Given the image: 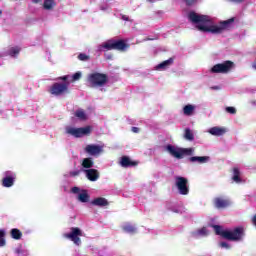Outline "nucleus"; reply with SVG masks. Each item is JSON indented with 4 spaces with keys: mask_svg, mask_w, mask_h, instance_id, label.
I'll use <instances>...</instances> for the list:
<instances>
[{
    "mask_svg": "<svg viewBox=\"0 0 256 256\" xmlns=\"http://www.w3.org/2000/svg\"><path fill=\"white\" fill-rule=\"evenodd\" d=\"M64 237L73 241L75 245H81V238L79 237H83V232L79 228H71V232L64 234Z\"/></svg>",
    "mask_w": 256,
    "mask_h": 256,
    "instance_id": "8",
    "label": "nucleus"
},
{
    "mask_svg": "<svg viewBox=\"0 0 256 256\" xmlns=\"http://www.w3.org/2000/svg\"><path fill=\"white\" fill-rule=\"evenodd\" d=\"M185 139H187L188 141H193V132H191V130H185Z\"/></svg>",
    "mask_w": 256,
    "mask_h": 256,
    "instance_id": "30",
    "label": "nucleus"
},
{
    "mask_svg": "<svg viewBox=\"0 0 256 256\" xmlns=\"http://www.w3.org/2000/svg\"><path fill=\"white\" fill-rule=\"evenodd\" d=\"M85 153L92 156L100 155L103 153V147L100 145L89 144L85 147Z\"/></svg>",
    "mask_w": 256,
    "mask_h": 256,
    "instance_id": "12",
    "label": "nucleus"
},
{
    "mask_svg": "<svg viewBox=\"0 0 256 256\" xmlns=\"http://www.w3.org/2000/svg\"><path fill=\"white\" fill-rule=\"evenodd\" d=\"M19 51H21L19 47H12L10 48L8 55H10L11 57H15V55H18Z\"/></svg>",
    "mask_w": 256,
    "mask_h": 256,
    "instance_id": "28",
    "label": "nucleus"
},
{
    "mask_svg": "<svg viewBox=\"0 0 256 256\" xmlns=\"http://www.w3.org/2000/svg\"><path fill=\"white\" fill-rule=\"evenodd\" d=\"M188 17L191 23H193V25L198 28V31H203L204 33H223V30L227 29V27H229V23L232 22L226 21L219 25H216L215 23H213V21H211V18H209V16L200 15L195 12H190L188 14Z\"/></svg>",
    "mask_w": 256,
    "mask_h": 256,
    "instance_id": "1",
    "label": "nucleus"
},
{
    "mask_svg": "<svg viewBox=\"0 0 256 256\" xmlns=\"http://www.w3.org/2000/svg\"><path fill=\"white\" fill-rule=\"evenodd\" d=\"M210 135H214L215 137H221V135H225L227 133V129L224 127H212L208 130Z\"/></svg>",
    "mask_w": 256,
    "mask_h": 256,
    "instance_id": "14",
    "label": "nucleus"
},
{
    "mask_svg": "<svg viewBox=\"0 0 256 256\" xmlns=\"http://www.w3.org/2000/svg\"><path fill=\"white\" fill-rule=\"evenodd\" d=\"M84 173L89 181H97V179H99V171L96 169H87L84 170Z\"/></svg>",
    "mask_w": 256,
    "mask_h": 256,
    "instance_id": "15",
    "label": "nucleus"
},
{
    "mask_svg": "<svg viewBox=\"0 0 256 256\" xmlns=\"http://www.w3.org/2000/svg\"><path fill=\"white\" fill-rule=\"evenodd\" d=\"M79 171H74V172H71L70 173V175L72 176V177H76V175H79Z\"/></svg>",
    "mask_w": 256,
    "mask_h": 256,
    "instance_id": "36",
    "label": "nucleus"
},
{
    "mask_svg": "<svg viewBox=\"0 0 256 256\" xmlns=\"http://www.w3.org/2000/svg\"><path fill=\"white\" fill-rule=\"evenodd\" d=\"M123 230L125 233H135L137 231V228L135 226L131 225L130 223H126L123 225Z\"/></svg>",
    "mask_w": 256,
    "mask_h": 256,
    "instance_id": "23",
    "label": "nucleus"
},
{
    "mask_svg": "<svg viewBox=\"0 0 256 256\" xmlns=\"http://www.w3.org/2000/svg\"><path fill=\"white\" fill-rule=\"evenodd\" d=\"M231 205V202L229 200L221 199V198H216L215 199V206L217 209H223L225 207H229Z\"/></svg>",
    "mask_w": 256,
    "mask_h": 256,
    "instance_id": "16",
    "label": "nucleus"
},
{
    "mask_svg": "<svg viewBox=\"0 0 256 256\" xmlns=\"http://www.w3.org/2000/svg\"><path fill=\"white\" fill-rule=\"evenodd\" d=\"M33 3H41V0H32Z\"/></svg>",
    "mask_w": 256,
    "mask_h": 256,
    "instance_id": "40",
    "label": "nucleus"
},
{
    "mask_svg": "<svg viewBox=\"0 0 256 256\" xmlns=\"http://www.w3.org/2000/svg\"><path fill=\"white\" fill-rule=\"evenodd\" d=\"M193 111H195V106L188 104L183 108L184 115H193Z\"/></svg>",
    "mask_w": 256,
    "mask_h": 256,
    "instance_id": "22",
    "label": "nucleus"
},
{
    "mask_svg": "<svg viewBox=\"0 0 256 256\" xmlns=\"http://www.w3.org/2000/svg\"><path fill=\"white\" fill-rule=\"evenodd\" d=\"M92 205H96L97 207H106V205H109V202H107V199L105 198H96L92 201Z\"/></svg>",
    "mask_w": 256,
    "mask_h": 256,
    "instance_id": "18",
    "label": "nucleus"
},
{
    "mask_svg": "<svg viewBox=\"0 0 256 256\" xmlns=\"http://www.w3.org/2000/svg\"><path fill=\"white\" fill-rule=\"evenodd\" d=\"M212 227L216 235H220V237L228 239L229 241H240L243 237L244 230L242 227L235 228L234 230H225L219 225H212Z\"/></svg>",
    "mask_w": 256,
    "mask_h": 256,
    "instance_id": "2",
    "label": "nucleus"
},
{
    "mask_svg": "<svg viewBox=\"0 0 256 256\" xmlns=\"http://www.w3.org/2000/svg\"><path fill=\"white\" fill-rule=\"evenodd\" d=\"M107 83V75L102 73H92L88 75L90 87H103Z\"/></svg>",
    "mask_w": 256,
    "mask_h": 256,
    "instance_id": "3",
    "label": "nucleus"
},
{
    "mask_svg": "<svg viewBox=\"0 0 256 256\" xmlns=\"http://www.w3.org/2000/svg\"><path fill=\"white\" fill-rule=\"evenodd\" d=\"M166 150L172 157H176V159H182V157H185V155H193V148H177L172 145H168L166 147Z\"/></svg>",
    "mask_w": 256,
    "mask_h": 256,
    "instance_id": "4",
    "label": "nucleus"
},
{
    "mask_svg": "<svg viewBox=\"0 0 256 256\" xmlns=\"http://www.w3.org/2000/svg\"><path fill=\"white\" fill-rule=\"evenodd\" d=\"M0 247H5V231L0 230Z\"/></svg>",
    "mask_w": 256,
    "mask_h": 256,
    "instance_id": "29",
    "label": "nucleus"
},
{
    "mask_svg": "<svg viewBox=\"0 0 256 256\" xmlns=\"http://www.w3.org/2000/svg\"><path fill=\"white\" fill-rule=\"evenodd\" d=\"M132 131H133V133H139V128H137V127H132Z\"/></svg>",
    "mask_w": 256,
    "mask_h": 256,
    "instance_id": "37",
    "label": "nucleus"
},
{
    "mask_svg": "<svg viewBox=\"0 0 256 256\" xmlns=\"http://www.w3.org/2000/svg\"><path fill=\"white\" fill-rule=\"evenodd\" d=\"M66 133L68 135H72V137L81 138L91 133V127L86 126L83 128H75V127L68 126L66 127Z\"/></svg>",
    "mask_w": 256,
    "mask_h": 256,
    "instance_id": "6",
    "label": "nucleus"
},
{
    "mask_svg": "<svg viewBox=\"0 0 256 256\" xmlns=\"http://www.w3.org/2000/svg\"><path fill=\"white\" fill-rule=\"evenodd\" d=\"M230 1H233L234 3H241V1H244V0H230Z\"/></svg>",
    "mask_w": 256,
    "mask_h": 256,
    "instance_id": "39",
    "label": "nucleus"
},
{
    "mask_svg": "<svg viewBox=\"0 0 256 256\" xmlns=\"http://www.w3.org/2000/svg\"><path fill=\"white\" fill-rule=\"evenodd\" d=\"M173 64V58H170L168 60H165L164 62L158 64L155 69L157 71H162L163 69H167V67H169V65Z\"/></svg>",
    "mask_w": 256,
    "mask_h": 256,
    "instance_id": "17",
    "label": "nucleus"
},
{
    "mask_svg": "<svg viewBox=\"0 0 256 256\" xmlns=\"http://www.w3.org/2000/svg\"><path fill=\"white\" fill-rule=\"evenodd\" d=\"M72 193L78 195L77 199L80 203H87L89 201V194L87 193V190H81L79 187H73Z\"/></svg>",
    "mask_w": 256,
    "mask_h": 256,
    "instance_id": "11",
    "label": "nucleus"
},
{
    "mask_svg": "<svg viewBox=\"0 0 256 256\" xmlns=\"http://www.w3.org/2000/svg\"><path fill=\"white\" fill-rule=\"evenodd\" d=\"M220 247H222V249H229V244H227L226 242H221Z\"/></svg>",
    "mask_w": 256,
    "mask_h": 256,
    "instance_id": "35",
    "label": "nucleus"
},
{
    "mask_svg": "<svg viewBox=\"0 0 256 256\" xmlns=\"http://www.w3.org/2000/svg\"><path fill=\"white\" fill-rule=\"evenodd\" d=\"M123 19H125L127 21V18H125V16H123Z\"/></svg>",
    "mask_w": 256,
    "mask_h": 256,
    "instance_id": "42",
    "label": "nucleus"
},
{
    "mask_svg": "<svg viewBox=\"0 0 256 256\" xmlns=\"http://www.w3.org/2000/svg\"><path fill=\"white\" fill-rule=\"evenodd\" d=\"M226 111L231 115H235V113H237V110L235 109V107H226Z\"/></svg>",
    "mask_w": 256,
    "mask_h": 256,
    "instance_id": "33",
    "label": "nucleus"
},
{
    "mask_svg": "<svg viewBox=\"0 0 256 256\" xmlns=\"http://www.w3.org/2000/svg\"><path fill=\"white\" fill-rule=\"evenodd\" d=\"M78 59H80V61H87V59H89V57L85 54H80L78 56Z\"/></svg>",
    "mask_w": 256,
    "mask_h": 256,
    "instance_id": "34",
    "label": "nucleus"
},
{
    "mask_svg": "<svg viewBox=\"0 0 256 256\" xmlns=\"http://www.w3.org/2000/svg\"><path fill=\"white\" fill-rule=\"evenodd\" d=\"M0 15H1V11H0Z\"/></svg>",
    "mask_w": 256,
    "mask_h": 256,
    "instance_id": "43",
    "label": "nucleus"
},
{
    "mask_svg": "<svg viewBox=\"0 0 256 256\" xmlns=\"http://www.w3.org/2000/svg\"><path fill=\"white\" fill-rule=\"evenodd\" d=\"M241 172H239V168H234L233 170V181H235V183H241Z\"/></svg>",
    "mask_w": 256,
    "mask_h": 256,
    "instance_id": "24",
    "label": "nucleus"
},
{
    "mask_svg": "<svg viewBox=\"0 0 256 256\" xmlns=\"http://www.w3.org/2000/svg\"><path fill=\"white\" fill-rule=\"evenodd\" d=\"M84 169H91L93 167V160L91 158H85L82 162Z\"/></svg>",
    "mask_w": 256,
    "mask_h": 256,
    "instance_id": "25",
    "label": "nucleus"
},
{
    "mask_svg": "<svg viewBox=\"0 0 256 256\" xmlns=\"http://www.w3.org/2000/svg\"><path fill=\"white\" fill-rule=\"evenodd\" d=\"M55 7V1L53 0H45L44 1V9H53Z\"/></svg>",
    "mask_w": 256,
    "mask_h": 256,
    "instance_id": "26",
    "label": "nucleus"
},
{
    "mask_svg": "<svg viewBox=\"0 0 256 256\" xmlns=\"http://www.w3.org/2000/svg\"><path fill=\"white\" fill-rule=\"evenodd\" d=\"M81 79V72H76L73 76H72V81H79Z\"/></svg>",
    "mask_w": 256,
    "mask_h": 256,
    "instance_id": "32",
    "label": "nucleus"
},
{
    "mask_svg": "<svg viewBox=\"0 0 256 256\" xmlns=\"http://www.w3.org/2000/svg\"><path fill=\"white\" fill-rule=\"evenodd\" d=\"M62 79H63L64 81H67V79H69V76H64Z\"/></svg>",
    "mask_w": 256,
    "mask_h": 256,
    "instance_id": "41",
    "label": "nucleus"
},
{
    "mask_svg": "<svg viewBox=\"0 0 256 256\" xmlns=\"http://www.w3.org/2000/svg\"><path fill=\"white\" fill-rule=\"evenodd\" d=\"M5 175L6 176L3 179V186L13 187V183H15V175L11 171L6 172Z\"/></svg>",
    "mask_w": 256,
    "mask_h": 256,
    "instance_id": "13",
    "label": "nucleus"
},
{
    "mask_svg": "<svg viewBox=\"0 0 256 256\" xmlns=\"http://www.w3.org/2000/svg\"><path fill=\"white\" fill-rule=\"evenodd\" d=\"M11 235L13 237V239H21V231H19V229L14 228L11 230Z\"/></svg>",
    "mask_w": 256,
    "mask_h": 256,
    "instance_id": "27",
    "label": "nucleus"
},
{
    "mask_svg": "<svg viewBox=\"0 0 256 256\" xmlns=\"http://www.w3.org/2000/svg\"><path fill=\"white\" fill-rule=\"evenodd\" d=\"M120 163H121L122 167H133V165H135V162L131 161V159H129L126 156L122 157Z\"/></svg>",
    "mask_w": 256,
    "mask_h": 256,
    "instance_id": "20",
    "label": "nucleus"
},
{
    "mask_svg": "<svg viewBox=\"0 0 256 256\" xmlns=\"http://www.w3.org/2000/svg\"><path fill=\"white\" fill-rule=\"evenodd\" d=\"M175 183L180 195H187L189 193V186H187V178L176 176Z\"/></svg>",
    "mask_w": 256,
    "mask_h": 256,
    "instance_id": "9",
    "label": "nucleus"
},
{
    "mask_svg": "<svg viewBox=\"0 0 256 256\" xmlns=\"http://www.w3.org/2000/svg\"><path fill=\"white\" fill-rule=\"evenodd\" d=\"M75 117L80 119V121H85L87 119V114L85 113V111L83 109H78L75 112Z\"/></svg>",
    "mask_w": 256,
    "mask_h": 256,
    "instance_id": "21",
    "label": "nucleus"
},
{
    "mask_svg": "<svg viewBox=\"0 0 256 256\" xmlns=\"http://www.w3.org/2000/svg\"><path fill=\"white\" fill-rule=\"evenodd\" d=\"M101 47L106 49V51H111L116 49L117 51H125L127 44L123 40H108L104 42Z\"/></svg>",
    "mask_w": 256,
    "mask_h": 256,
    "instance_id": "5",
    "label": "nucleus"
},
{
    "mask_svg": "<svg viewBox=\"0 0 256 256\" xmlns=\"http://www.w3.org/2000/svg\"><path fill=\"white\" fill-rule=\"evenodd\" d=\"M252 223H253V225H255V227H256V215L253 217Z\"/></svg>",
    "mask_w": 256,
    "mask_h": 256,
    "instance_id": "38",
    "label": "nucleus"
},
{
    "mask_svg": "<svg viewBox=\"0 0 256 256\" xmlns=\"http://www.w3.org/2000/svg\"><path fill=\"white\" fill-rule=\"evenodd\" d=\"M69 91V84L67 83H54L50 88L51 95L59 97V95H65Z\"/></svg>",
    "mask_w": 256,
    "mask_h": 256,
    "instance_id": "7",
    "label": "nucleus"
},
{
    "mask_svg": "<svg viewBox=\"0 0 256 256\" xmlns=\"http://www.w3.org/2000/svg\"><path fill=\"white\" fill-rule=\"evenodd\" d=\"M233 67V62L226 61L224 63L214 65L211 71L212 73H229V71H231Z\"/></svg>",
    "mask_w": 256,
    "mask_h": 256,
    "instance_id": "10",
    "label": "nucleus"
},
{
    "mask_svg": "<svg viewBox=\"0 0 256 256\" xmlns=\"http://www.w3.org/2000/svg\"><path fill=\"white\" fill-rule=\"evenodd\" d=\"M196 235H200L201 237H205V235H209V231L207 230V228H202V229L198 230Z\"/></svg>",
    "mask_w": 256,
    "mask_h": 256,
    "instance_id": "31",
    "label": "nucleus"
},
{
    "mask_svg": "<svg viewBox=\"0 0 256 256\" xmlns=\"http://www.w3.org/2000/svg\"><path fill=\"white\" fill-rule=\"evenodd\" d=\"M190 161L192 163H195V161H197L198 163H207V161H209V157L208 156H194L190 158Z\"/></svg>",
    "mask_w": 256,
    "mask_h": 256,
    "instance_id": "19",
    "label": "nucleus"
}]
</instances>
